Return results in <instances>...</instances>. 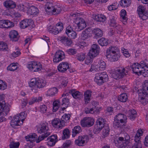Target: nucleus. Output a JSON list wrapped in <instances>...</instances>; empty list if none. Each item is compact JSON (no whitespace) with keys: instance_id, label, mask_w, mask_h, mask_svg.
<instances>
[{"instance_id":"obj_1","label":"nucleus","mask_w":148,"mask_h":148,"mask_svg":"<svg viewBox=\"0 0 148 148\" xmlns=\"http://www.w3.org/2000/svg\"><path fill=\"white\" fill-rule=\"evenodd\" d=\"M37 130L38 133L40 134H44L39 136L38 140H36V142L38 143L49 135L50 133L48 132L49 130V124L46 122L41 123L37 126Z\"/></svg>"},{"instance_id":"obj_2","label":"nucleus","mask_w":148,"mask_h":148,"mask_svg":"<svg viewBox=\"0 0 148 148\" xmlns=\"http://www.w3.org/2000/svg\"><path fill=\"white\" fill-rule=\"evenodd\" d=\"M107 57L112 62L117 61L120 54L119 49L117 47H110L106 51Z\"/></svg>"},{"instance_id":"obj_3","label":"nucleus","mask_w":148,"mask_h":148,"mask_svg":"<svg viewBox=\"0 0 148 148\" xmlns=\"http://www.w3.org/2000/svg\"><path fill=\"white\" fill-rule=\"evenodd\" d=\"M46 81L43 79H39L36 80L35 79H31L29 84L32 91L35 93L38 92V89L42 88L45 86Z\"/></svg>"},{"instance_id":"obj_4","label":"nucleus","mask_w":148,"mask_h":148,"mask_svg":"<svg viewBox=\"0 0 148 148\" xmlns=\"http://www.w3.org/2000/svg\"><path fill=\"white\" fill-rule=\"evenodd\" d=\"M27 116L25 112H21L17 114L13 117L10 122L11 125L13 128H15V126L20 125L23 124V121L25 119Z\"/></svg>"},{"instance_id":"obj_5","label":"nucleus","mask_w":148,"mask_h":148,"mask_svg":"<svg viewBox=\"0 0 148 148\" xmlns=\"http://www.w3.org/2000/svg\"><path fill=\"white\" fill-rule=\"evenodd\" d=\"M114 126L115 128H122L127 122V116L122 113H119L116 115L114 118Z\"/></svg>"},{"instance_id":"obj_6","label":"nucleus","mask_w":148,"mask_h":148,"mask_svg":"<svg viewBox=\"0 0 148 148\" xmlns=\"http://www.w3.org/2000/svg\"><path fill=\"white\" fill-rule=\"evenodd\" d=\"M45 8L46 12L48 14H57L59 13L61 11V8L60 7L54 5L52 3L49 2L46 3Z\"/></svg>"},{"instance_id":"obj_7","label":"nucleus","mask_w":148,"mask_h":148,"mask_svg":"<svg viewBox=\"0 0 148 148\" xmlns=\"http://www.w3.org/2000/svg\"><path fill=\"white\" fill-rule=\"evenodd\" d=\"M10 105L6 103L4 101L0 102V121L2 122L6 121V119L3 116H6L10 110Z\"/></svg>"},{"instance_id":"obj_8","label":"nucleus","mask_w":148,"mask_h":148,"mask_svg":"<svg viewBox=\"0 0 148 148\" xmlns=\"http://www.w3.org/2000/svg\"><path fill=\"white\" fill-rule=\"evenodd\" d=\"M108 76L106 72L97 74L95 78L94 81L98 85H101L108 81Z\"/></svg>"},{"instance_id":"obj_9","label":"nucleus","mask_w":148,"mask_h":148,"mask_svg":"<svg viewBox=\"0 0 148 148\" xmlns=\"http://www.w3.org/2000/svg\"><path fill=\"white\" fill-rule=\"evenodd\" d=\"M143 131L141 129H138L135 136L134 141L135 143L132 148H141L142 145L140 139L141 136L143 135Z\"/></svg>"},{"instance_id":"obj_10","label":"nucleus","mask_w":148,"mask_h":148,"mask_svg":"<svg viewBox=\"0 0 148 148\" xmlns=\"http://www.w3.org/2000/svg\"><path fill=\"white\" fill-rule=\"evenodd\" d=\"M114 142L116 146L119 148H129V146L127 145V142H125L124 138L122 137H115Z\"/></svg>"},{"instance_id":"obj_11","label":"nucleus","mask_w":148,"mask_h":148,"mask_svg":"<svg viewBox=\"0 0 148 148\" xmlns=\"http://www.w3.org/2000/svg\"><path fill=\"white\" fill-rule=\"evenodd\" d=\"M128 72L127 69L121 67L116 70L113 73V76L115 79H117L122 78L127 75Z\"/></svg>"},{"instance_id":"obj_12","label":"nucleus","mask_w":148,"mask_h":148,"mask_svg":"<svg viewBox=\"0 0 148 148\" xmlns=\"http://www.w3.org/2000/svg\"><path fill=\"white\" fill-rule=\"evenodd\" d=\"M104 119L101 118H99L96 122V125L95 126L93 130L95 134L99 133L102 128L105 124Z\"/></svg>"},{"instance_id":"obj_13","label":"nucleus","mask_w":148,"mask_h":148,"mask_svg":"<svg viewBox=\"0 0 148 148\" xmlns=\"http://www.w3.org/2000/svg\"><path fill=\"white\" fill-rule=\"evenodd\" d=\"M27 67L31 71L37 72L40 70L42 66L40 63L32 61L29 62L27 65Z\"/></svg>"},{"instance_id":"obj_14","label":"nucleus","mask_w":148,"mask_h":148,"mask_svg":"<svg viewBox=\"0 0 148 148\" xmlns=\"http://www.w3.org/2000/svg\"><path fill=\"white\" fill-rule=\"evenodd\" d=\"M137 11L139 16L143 20H145L148 17V11L146 10L145 8L142 5L138 6Z\"/></svg>"},{"instance_id":"obj_15","label":"nucleus","mask_w":148,"mask_h":148,"mask_svg":"<svg viewBox=\"0 0 148 148\" xmlns=\"http://www.w3.org/2000/svg\"><path fill=\"white\" fill-rule=\"evenodd\" d=\"M94 120L90 117H85L80 121L81 125L83 127H90L94 124Z\"/></svg>"},{"instance_id":"obj_16","label":"nucleus","mask_w":148,"mask_h":148,"mask_svg":"<svg viewBox=\"0 0 148 148\" xmlns=\"http://www.w3.org/2000/svg\"><path fill=\"white\" fill-rule=\"evenodd\" d=\"M100 48L99 46L96 44L92 45L88 53L89 56L92 57L96 56L99 53Z\"/></svg>"},{"instance_id":"obj_17","label":"nucleus","mask_w":148,"mask_h":148,"mask_svg":"<svg viewBox=\"0 0 148 148\" xmlns=\"http://www.w3.org/2000/svg\"><path fill=\"white\" fill-rule=\"evenodd\" d=\"M75 23L77 27L75 29L76 31H80L86 27V22L82 18H77Z\"/></svg>"},{"instance_id":"obj_18","label":"nucleus","mask_w":148,"mask_h":148,"mask_svg":"<svg viewBox=\"0 0 148 148\" xmlns=\"http://www.w3.org/2000/svg\"><path fill=\"white\" fill-rule=\"evenodd\" d=\"M65 54L63 51L61 50L57 51L54 57L53 61L55 62H58L62 60L65 58Z\"/></svg>"},{"instance_id":"obj_19","label":"nucleus","mask_w":148,"mask_h":148,"mask_svg":"<svg viewBox=\"0 0 148 148\" xmlns=\"http://www.w3.org/2000/svg\"><path fill=\"white\" fill-rule=\"evenodd\" d=\"M131 67L134 73L137 74L138 75H140L141 74L144 75L139 63H134Z\"/></svg>"},{"instance_id":"obj_20","label":"nucleus","mask_w":148,"mask_h":148,"mask_svg":"<svg viewBox=\"0 0 148 148\" xmlns=\"http://www.w3.org/2000/svg\"><path fill=\"white\" fill-rule=\"evenodd\" d=\"M53 126L55 128L61 129L65 126L64 122L58 118H56L52 120L51 122Z\"/></svg>"},{"instance_id":"obj_21","label":"nucleus","mask_w":148,"mask_h":148,"mask_svg":"<svg viewBox=\"0 0 148 148\" xmlns=\"http://www.w3.org/2000/svg\"><path fill=\"white\" fill-rule=\"evenodd\" d=\"M139 63L144 74L143 75H145V77L148 76V60H145L141 61Z\"/></svg>"},{"instance_id":"obj_22","label":"nucleus","mask_w":148,"mask_h":148,"mask_svg":"<svg viewBox=\"0 0 148 148\" xmlns=\"http://www.w3.org/2000/svg\"><path fill=\"white\" fill-rule=\"evenodd\" d=\"M88 140V137L87 136H79L77 139L75 141L76 145L79 146H82Z\"/></svg>"},{"instance_id":"obj_23","label":"nucleus","mask_w":148,"mask_h":148,"mask_svg":"<svg viewBox=\"0 0 148 148\" xmlns=\"http://www.w3.org/2000/svg\"><path fill=\"white\" fill-rule=\"evenodd\" d=\"M14 26V23L9 20H1L0 21V27L1 28H8Z\"/></svg>"},{"instance_id":"obj_24","label":"nucleus","mask_w":148,"mask_h":148,"mask_svg":"<svg viewBox=\"0 0 148 148\" xmlns=\"http://www.w3.org/2000/svg\"><path fill=\"white\" fill-rule=\"evenodd\" d=\"M69 68V64L66 62H62L60 63L58 67V71L62 73L66 71Z\"/></svg>"},{"instance_id":"obj_25","label":"nucleus","mask_w":148,"mask_h":148,"mask_svg":"<svg viewBox=\"0 0 148 148\" xmlns=\"http://www.w3.org/2000/svg\"><path fill=\"white\" fill-rule=\"evenodd\" d=\"M139 100L143 104H146L148 102V94L140 92L139 93Z\"/></svg>"},{"instance_id":"obj_26","label":"nucleus","mask_w":148,"mask_h":148,"mask_svg":"<svg viewBox=\"0 0 148 148\" xmlns=\"http://www.w3.org/2000/svg\"><path fill=\"white\" fill-rule=\"evenodd\" d=\"M32 21L30 19H25L22 20L20 23V26L22 29H25L31 25Z\"/></svg>"},{"instance_id":"obj_27","label":"nucleus","mask_w":148,"mask_h":148,"mask_svg":"<svg viewBox=\"0 0 148 148\" xmlns=\"http://www.w3.org/2000/svg\"><path fill=\"white\" fill-rule=\"evenodd\" d=\"M57 139L56 135H54L49 136L47 138V140H48L47 145L51 147L53 146L57 142Z\"/></svg>"},{"instance_id":"obj_28","label":"nucleus","mask_w":148,"mask_h":148,"mask_svg":"<svg viewBox=\"0 0 148 148\" xmlns=\"http://www.w3.org/2000/svg\"><path fill=\"white\" fill-rule=\"evenodd\" d=\"M69 93L71 94L75 99H80L83 97L82 93L75 89H72L70 90Z\"/></svg>"},{"instance_id":"obj_29","label":"nucleus","mask_w":148,"mask_h":148,"mask_svg":"<svg viewBox=\"0 0 148 148\" xmlns=\"http://www.w3.org/2000/svg\"><path fill=\"white\" fill-rule=\"evenodd\" d=\"M9 35L10 40L12 41H16L18 40V34L16 30L11 31L9 33Z\"/></svg>"},{"instance_id":"obj_30","label":"nucleus","mask_w":148,"mask_h":148,"mask_svg":"<svg viewBox=\"0 0 148 148\" xmlns=\"http://www.w3.org/2000/svg\"><path fill=\"white\" fill-rule=\"evenodd\" d=\"M126 114L130 120H133L136 116V112L135 110L132 109L126 111Z\"/></svg>"},{"instance_id":"obj_31","label":"nucleus","mask_w":148,"mask_h":148,"mask_svg":"<svg viewBox=\"0 0 148 148\" xmlns=\"http://www.w3.org/2000/svg\"><path fill=\"white\" fill-rule=\"evenodd\" d=\"M37 136L35 133H32L29 135L26 136L25 138L27 141H30V143H32L34 142L35 140H36V138H37Z\"/></svg>"},{"instance_id":"obj_32","label":"nucleus","mask_w":148,"mask_h":148,"mask_svg":"<svg viewBox=\"0 0 148 148\" xmlns=\"http://www.w3.org/2000/svg\"><path fill=\"white\" fill-rule=\"evenodd\" d=\"M3 4L4 6L8 8H14L16 7L15 3L11 0H6L4 2Z\"/></svg>"},{"instance_id":"obj_33","label":"nucleus","mask_w":148,"mask_h":148,"mask_svg":"<svg viewBox=\"0 0 148 148\" xmlns=\"http://www.w3.org/2000/svg\"><path fill=\"white\" fill-rule=\"evenodd\" d=\"M58 91V89L55 87L51 88L47 91L46 95L49 96H53L57 93Z\"/></svg>"},{"instance_id":"obj_34","label":"nucleus","mask_w":148,"mask_h":148,"mask_svg":"<svg viewBox=\"0 0 148 148\" xmlns=\"http://www.w3.org/2000/svg\"><path fill=\"white\" fill-rule=\"evenodd\" d=\"M61 105L63 106L62 108V110H64L69 105V98L66 97H64L62 99Z\"/></svg>"},{"instance_id":"obj_35","label":"nucleus","mask_w":148,"mask_h":148,"mask_svg":"<svg viewBox=\"0 0 148 148\" xmlns=\"http://www.w3.org/2000/svg\"><path fill=\"white\" fill-rule=\"evenodd\" d=\"M27 11L28 13L29 14L32 15H35L38 13V9L33 6L30 7V8L28 7Z\"/></svg>"},{"instance_id":"obj_36","label":"nucleus","mask_w":148,"mask_h":148,"mask_svg":"<svg viewBox=\"0 0 148 148\" xmlns=\"http://www.w3.org/2000/svg\"><path fill=\"white\" fill-rule=\"evenodd\" d=\"M92 91L90 90H87L84 94V98L86 104L88 103L90 100V97H91Z\"/></svg>"},{"instance_id":"obj_37","label":"nucleus","mask_w":148,"mask_h":148,"mask_svg":"<svg viewBox=\"0 0 148 148\" xmlns=\"http://www.w3.org/2000/svg\"><path fill=\"white\" fill-rule=\"evenodd\" d=\"M53 111L56 112L60 106V102L58 100H55L53 103Z\"/></svg>"},{"instance_id":"obj_38","label":"nucleus","mask_w":148,"mask_h":148,"mask_svg":"<svg viewBox=\"0 0 148 148\" xmlns=\"http://www.w3.org/2000/svg\"><path fill=\"white\" fill-rule=\"evenodd\" d=\"M97 67H98L99 71H103L105 70L106 68V65L105 62L102 60L99 61Z\"/></svg>"},{"instance_id":"obj_39","label":"nucleus","mask_w":148,"mask_h":148,"mask_svg":"<svg viewBox=\"0 0 148 148\" xmlns=\"http://www.w3.org/2000/svg\"><path fill=\"white\" fill-rule=\"evenodd\" d=\"M95 19L97 21L99 22H103L106 20L105 16L102 14H99L96 15L95 16Z\"/></svg>"},{"instance_id":"obj_40","label":"nucleus","mask_w":148,"mask_h":148,"mask_svg":"<svg viewBox=\"0 0 148 148\" xmlns=\"http://www.w3.org/2000/svg\"><path fill=\"white\" fill-rule=\"evenodd\" d=\"M102 128L103 129L102 134L105 137L107 136L109 134L110 131V128L108 126L107 124L105 123Z\"/></svg>"},{"instance_id":"obj_41","label":"nucleus","mask_w":148,"mask_h":148,"mask_svg":"<svg viewBox=\"0 0 148 148\" xmlns=\"http://www.w3.org/2000/svg\"><path fill=\"white\" fill-rule=\"evenodd\" d=\"M92 33L96 36L98 37L102 36L103 35L102 30L99 28L94 29L92 31Z\"/></svg>"},{"instance_id":"obj_42","label":"nucleus","mask_w":148,"mask_h":148,"mask_svg":"<svg viewBox=\"0 0 148 148\" xmlns=\"http://www.w3.org/2000/svg\"><path fill=\"white\" fill-rule=\"evenodd\" d=\"M81 132V128L79 126H75L73 129V137H75L77 134L80 133Z\"/></svg>"},{"instance_id":"obj_43","label":"nucleus","mask_w":148,"mask_h":148,"mask_svg":"<svg viewBox=\"0 0 148 148\" xmlns=\"http://www.w3.org/2000/svg\"><path fill=\"white\" fill-rule=\"evenodd\" d=\"M131 3V0H121L120 2V5L124 7L129 6Z\"/></svg>"},{"instance_id":"obj_44","label":"nucleus","mask_w":148,"mask_h":148,"mask_svg":"<svg viewBox=\"0 0 148 148\" xmlns=\"http://www.w3.org/2000/svg\"><path fill=\"white\" fill-rule=\"evenodd\" d=\"M70 132L68 129H64L63 131V135L62 136V138L63 140L67 139L70 137Z\"/></svg>"},{"instance_id":"obj_45","label":"nucleus","mask_w":148,"mask_h":148,"mask_svg":"<svg viewBox=\"0 0 148 148\" xmlns=\"http://www.w3.org/2000/svg\"><path fill=\"white\" fill-rule=\"evenodd\" d=\"M18 68V64L17 63L11 64L7 67L8 70L11 71H14L16 70Z\"/></svg>"},{"instance_id":"obj_46","label":"nucleus","mask_w":148,"mask_h":148,"mask_svg":"<svg viewBox=\"0 0 148 148\" xmlns=\"http://www.w3.org/2000/svg\"><path fill=\"white\" fill-rule=\"evenodd\" d=\"M42 97L39 96L38 97H33L29 102V105H32L35 102H38L42 100Z\"/></svg>"},{"instance_id":"obj_47","label":"nucleus","mask_w":148,"mask_h":148,"mask_svg":"<svg viewBox=\"0 0 148 148\" xmlns=\"http://www.w3.org/2000/svg\"><path fill=\"white\" fill-rule=\"evenodd\" d=\"M127 99V95L125 93L121 94L119 97V100L120 101L125 102Z\"/></svg>"},{"instance_id":"obj_48","label":"nucleus","mask_w":148,"mask_h":148,"mask_svg":"<svg viewBox=\"0 0 148 148\" xmlns=\"http://www.w3.org/2000/svg\"><path fill=\"white\" fill-rule=\"evenodd\" d=\"M141 92L148 94V80L145 81Z\"/></svg>"},{"instance_id":"obj_49","label":"nucleus","mask_w":148,"mask_h":148,"mask_svg":"<svg viewBox=\"0 0 148 148\" xmlns=\"http://www.w3.org/2000/svg\"><path fill=\"white\" fill-rule=\"evenodd\" d=\"M98 43L101 46H106L108 44L107 40L104 38H102L98 40Z\"/></svg>"},{"instance_id":"obj_50","label":"nucleus","mask_w":148,"mask_h":148,"mask_svg":"<svg viewBox=\"0 0 148 148\" xmlns=\"http://www.w3.org/2000/svg\"><path fill=\"white\" fill-rule=\"evenodd\" d=\"M77 59L78 60L80 61H83L85 58V54L82 53H78L77 55Z\"/></svg>"},{"instance_id":"obj_51","label":"nucleus","mask_w":148,"mask_h":148,"mask_svg":"<svg viewBox=\"0 0 148 148\" xmlns=\"http://www.w3.org/2000/svg\"><path fill=\"white\" fill-rule=\"evenodd\" d=\"M71 115L69 114H65L62 116L61 120L64 122V123L67 122L70 119Z\"/></svg>"},{"instance_id":"obj_52","label":"nucleus","mask_w":148,"mask_h":148,"mask_svg":"<svg viewBox=\"0 0 148 148\" xmlns=\"http://www.w3.org/2000/svg\"><path fill=\"white\" fill-rule=\"evenodd\" d=\"M121 16L122 19L126 21L127 20L126 12L124 10H122L121 11Z\"/></svg>"},{"instance_id":"obj_53","label":"nucleus","mask_w":148,"mask_h":148,"mask_svg":"<svg viewBox=\"0 0 148 148\" xmlns=\"http://www.w3.org/2000/svg\"><path fill=\"white\" fill-rule=\"evenodd\" d=\"M8 49L7 44L3 42H0V50H6Z\"/></svg>"},{"instance_id":"obj_54","label":"nucleus","mask_w":148,"mask_h":148,"mask_svg":"<svg viewBox=\"0 0 148 148\" xmlns=\"http://www.w3.org/2000/svg\"><path fill=\"white\" fill-rule=\"evenodd\" d=\"M72 32H74L71 26L70 25L68 26L66 28L65 33L68 35V34L72 35L73 34Z\"/></svg>"},{"instance_id":"obj_55","label":"nucleus","mask_w":148,"mask_h":148,"mask_svg":"<svg viewBox=\"0 0 148 148\" xmlns=\"http://www.w3.org/2000/svg\"><path fill=\"white\" fill-rule=\"evenodd\" d=\"M18 9L21 11H24L27 10L28 7L22 4H20L18 6Z\"/></svg>"},{"instance_id":"obj_56","label":"nucleus","mask_w":148,"mask_h":148,"mask_svg":"<svg viewBox=\"0 0 148 148\" xmlns=\"http://www.w3.org/2000/svg\"><path fill=\"white\" fill-rule=\"evenodd\" d=\"M7 87V86L6 83L3 82L1 80H0V90H3L5 89Z\"/></svg>"},{"instance_id":"obj_57","label":"nucleus","mask_w":148,"mask_h":148,"mask_svg":"<svg viewBox=\"0 0 148 148\" xmlns=\"http://www.w3.org/2000/svg\"><path fill=\"white\" fill-rule=\"evenodd\" d=\"M95 110L93 108H86L84 109V112L86 114H93L94 113Z\"/></svg>"},{"instance_id":"obj_58","label":"nucleus","mask_w":148,"mask_h":148,"mask_svg":"<svg viewBox=\"0 0 148 148\" xmlns=\"http://www.w3.org/2000/svg\"><path fill=\"white\" fill-rule=\"evenodd\" d=\"M110 25L112 27H115L116 26V22L115 19L114 17H112L110 18Z\"/></svg>"},{"instance_id":"obj_59","label":"nucleus","mask_w":148,"mask_h":148,"mask_svg":"<svg viewBox=\"0 0 148 148\" xmlns=\"http://www.w3.org/2000/svg\"><path fill=\"white\" fill-rule=\"evenodd\" d=\"M122 52L123 55L126 58L129 57L130 56V54L129 53L128 50L124 48L122 49Z\"/></svg>"},{"instance_id":"obj_60","label":"nucleus","mask_w":148,"mask_h":148,"mask_svg":"<svg viewBox=\"0 0 148 148\" xmlns=\"http://www.w3.org/2000/svg\"><path fill=\"white\" fill-rule=\"evenodd\" d=\"M21 54V53L18 50H16L13 51L12 54V56L14 57H16L19 56Z\"/></svg>"},{"instance_id":"obj_61","label":"nucleus","mask_w":148,"mask_h":148,"mask_svg":"<svg viewBox=\"0 0 148 148\" xmlns=\"http://www.w3.org/2000/svg\"><path fill=\"white\" fill-rule=\"evenodd\" d=\"M47 109V108L45 105H41L40 107V111L42 113L46 112Z\"/></svg>"},{"instance_id":"obj_62","label":"nucleus","mask_w":148,"mask_h":148,"mask_svg":"<svg viewBox=\"0 0 148 148\" xmlns=\"http://www.w3.org/2000/svg\"><path fill=\"white\" fill-rule=\"evenodd\" d=\"M66 51L70 55H74L76 53L77 50L75 49H70L67 50Z\"/></svg>"},{"instance_id":"obj_63","label":"nucleus","mask_w":148,"mask_h":148,"mask_svg":"<svg viewBox=\"0 0 148 148\" xmlns=\"http://www.w3.org/2000/svg\"><path fill=\"white\" fill-rule=\"evenodd\" d=\"M68 83V79L65 78L63 79L61 82V86L63 87H64L67 86Z\"/></svg>"},{"instance_id":"obj_64","label":"nucleus","mask_w":148,"mask_h":148,"mask_svg":"<svg viewBox=\"0 0 148 148\" xmlns=\"http://www.w3.org/2000/svg\"><path fill=\"white\" fill-rule=\"evenodd\" d=\"M87 57L86 60H85V63L87 65L90 64L92 62V59L91 58V56Z\"/></svg>"}]
</instances>
